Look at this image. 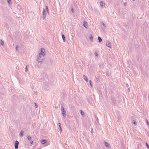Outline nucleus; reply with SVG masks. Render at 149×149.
<instances>
[{
	"label": "nucleus",
	"instance_id": "nucleus-1",
	"mask_svg": "<svg viewBox=\"0 0 149 149\" xmlns=\"http://www.w3.org/2000/svg\"><path fill=\"white\" fill-rule=\"evenodd\" d=\"M46 54L45 49L43 48H41L39 51V54L37 55V61L38 63L42 62L45 60Z\"/></svg>",
	"mask_w": 149,
	"mask_h": 149
},
{
	"label": "nucleus",
	"instance_id": "nucleus-2",
	"mask_svg": "<svg viewBox=\"0 0 149 149\" xmlns=\"http://www.w3.org/2000/svg\"><path fill=\"white\" fill-rule=\"evenodd\" d=\"M46 17V10L44 9L43 8V11L42 13V19L43 20H44Z\"/></svg>",
	"mask_w": 149,
	"mask_h": 149
},
{
	"label": "nucleus",
	"instance_id": "nucleus-3",
	"mask_svg": "<svg viewBox=\"0 0 149 149\" xmlns=\"http://www.w3.org/2000/svg\"><path fill=\"white\" fill-rule=\"evenodd\" d=\"M61 111H62V114L63 117L64 118L65 117L66 115V112L63 106L61 107Z\"/></svg>",
	"mask_w": 149,
	"mask_h": 149
},
{
	"label": "nucleus",
	"instance_id": "nucleus-4",
	"mask_svg": "<svg viewBox=\"0 0 149 149\" xmlns=\"http://www.w3.org/2000/svg\"><path fill=\"white\" fill-rule=\"evenodd\" d=\"M19 142L17 141H16L15 143V149H18V148Z\"/></svg>",
	"mask_w": 149,
	"mask_h": 149
},
{
	"label": "nucleus",
	"instance_id": "nucleus-5",
	"mask_svg": "<svg viewBox=\"0 0 149 149\" xmlns=\"http://www.w3.org/2000/svg\"><path fill=\"white\" fill-rule=\"evenodd\" d=\"M106 45L108 47H109L110 48H111V42H110L108 40H107L106 42Z\"/></svg>",
	"mask_w": 149,
	"mask_h": 149
},
{
	"label": "nucleus",
	"instance_id": "nucleus-6",
	"mask_svg": "<svg viewBox=\"0 0 149 149\" xmlns=\"http://www.w3.org/2000/svg\"><path fill=\"white\" fill-rule=\"evenodd\" d=\"M83 24L84 26L86 28L88 27V23L85 21H84L83 22Z\"/></svg>",
	"mask_w": 149,
	"mask_h": 149
},
{
	"label": "nucleus",
	"instance_id": "nucleus-7",
	"mask_svg": "<svg viewBox=\"0 0 149 149\" xmlns=\"http://www.w3.org/2000/svg\"><path fill=\"white\" fill-rule=\"evenodd\" d=\"M104 144L105 146L108 148H110L111 146L107 142H104Z\"/></svg>",
	"mask_w": 149,
	"mask_h": 149
},
{
	"label": "nucleus",
	"instance_id": "nucleus-8",
	"mask_svg": "<svg viewBox=\"0 0 149 149\" xmlns=\"http://www.w3.org/2000/svg\"><path fill=\"white\" fill-rule=\"evenodd\" d=\"M58 126H59V131L61 132L62 131V130L61 127V124L60 123H58Z\"/></svg>",
	"mask_w": 149,
	"mask_h": 149
},
{
	"label": "nucleus",
	"instance_id": "nucleus-9",
	"mask_svg": "<svg viewBox=\"0 0 149 149\" xmlns=\"http://www.w3.org/2000/svg\"><path fill=\"white\" fill-rule=\"evenodd\" d=\"M41 143L42 144H44L46 143L47 141L45 140L42 139L41 141Z\"/></svg>",
	"mask_w": 149,
	"mask_h": 149
},
{
	"label": "nucleus",
	"instance_id": "nucleus-10",
	"mask_svg": "<svg viewBox=\"0 0 149 149\" xmlns=\"http://www.w3.org/2000/svg\"><path fill=\"white\" fill-rule=\"evenodd\" d=\"M100 5L102 7L104 5V3L102 1H101L100 3Z\"/></svg>",
	"mask_w": 149,
	"mask_h": 149
},
{
	"label": "nucleus",
	"instance_id": "nucleus-11",
	"mask_svg": "<svg viewBox=\"0 0 149 149\" xmlns=\"http://www.w3.org/2000/svg\"><path fill=\"white\" fill-rule=\"evenodd\" d=\"M83 78L86 81H88V79L84 75H83Z\"/></svg>",
	"mask_w": 149,
	"mask_h": 149
},
{
	"label": "nucleus",
	"instance_id": "nucleus-12",
	"mask_svg": "<svg viewBox=\"0 0 149 149\" xmlns=\"http://www.w3.org/2000/svg\"><path fill=\"white\" fill-rule=\"evenodd\" d=\"M89 38H90V40L91 41H93V38L92 36V35H90V36H89Z\"/></svg>",
	"mask_w": 149,
	"mask_h": 149
},
{
	"label": "nucleus",
	"instance_id": "nucleus-13",
	"mask_svg": "<svg viewBox=\"0 0 149 149\" xmlns=\"http://www.w3.org/2000/svg\"><path fill=\"white\" fill-rule=\"evenodd\" d=\"M62 38H63V41L64 42H65V36L64 35H62Z\"/></svg>",
	"mask_w": 149,
	"mask_h": 149
},
{
	"label": "nucleus",
	"instance_id": "nucleus-14",
	"mask_svg": "<svg viewBox=\"0 0 149 149\" xmlns=\"http://www.w3.org/2000/svg\"><path fill=\"white\" fill-rule=\"evenodd\" d=\"M4 44V42L1 40H0V45H3Z\"/></svg>",
	"mask_w": 149,
	"mask_h": 149
},
{
	"label": "nucleus",
	"instance_id": "nucleus-15",
	"mask_svg": "<svg viewBox=\"0 0 149 149\" xmlns=\"http://www.w3.org/2000/svg\"><path fill=\"white\" fill-rule=\"evenodd\" d=\"M23 133L24 132L22 130H21L19 133V135L23 136Z\"/></svg>",
	"mask_w": 149,
	"mask_h": 149
},
{
	"label": "nucleus",
	"instance_id": "nucleus-16",
	"mask_svg": "<svg viewBox=\"0 0 149 149\" xmlns=\"http://www.w3.org/2000/svg\"><path fill=\"white\" fill-rule=\"evenodd\" d=\"M98 40L99 42H101L102 40L101 38L99 36L98 37Z\"/></svg>",
	"mask_w": 149,
	"mask_h": 149
},
{
	"label": "nucleus",
	"instance_id": "nucleus-17",
	"mask_svg": "<svg viewBox=\"0 0 149 149\" xmlns=\"http://www.w3.org/2000/svg\"><path fill=\"white\" fill-rule=\"evenodd\" d=\"M27 138L29 141H31L32 139L31 137L29 135L27 136Z\"/></svg>",
	"mask_w": 149,
	"mask_h": 149
},
{
	"label": "nucleus",
	"instance_id": "nucleus-18",
	"mask_svg": "<svg viewBox=\"0 0 149 149\" xmlns=\"http://www.w3.org/2000/svg\"><path fill=\"white\" fill-rule=\"evenodd\" d=\"M7 1L9 4H12V1L11 0H7Z\"/></svg>",
	"mask_w": 149,
	"mask_h": 149
},
{
	"label": "nucleus",
	"instance_id": "nucleus-19",
	"mask_svg": "<svg viewBox=\"0 0 149 149\" xmlns=\"http://www.w3.org/2000/svg\"><path fill=\"white\" fill-rule=\"evenodd\" d=\"M28 68H29V66L28 65H26V70L25 71L27 72L28 70Z\"/></svg>",
	"mask_w": 149,
	"mask_h": 149
},
{
	"label": "nucleus",
	"instance_id": "nucleus-20",
	"mask_svg": "<svg viewBox=\"0 0 149 149\" xmlns=\"http://www.w3.org/2000/svg\"><path fill=\"white\" fill-rule=\"evenodd\" d=\"M89 82H90V85L92 87H93V85H92V82L91 81V80H90L89 81Z\"/></svg>",
	"mask_w": 149,
	"mask_h": 149
},
{
	"label": "nucleus",
	"instance_id": "nucleus-21",
	"mask_svg": "<svg viewBox=\"0 0 149 149\" xmlns=\"http://www.w3.org/2000/svg\"><path fill=\"white\" fill-rule=\"evenodd\" d=\"M81 115H83L84 114V112L82 111V110H81Z\"/></svg>",
	"mask_w": 149,
	"mask_h": 149
},
{
	"label": "nucleus",
	"instance_id": "nucleus-22",
	"mask_svg": "<svg viewBox=\"0 0 149 149\" xmlns=\"http://www.w3.org/2000/svg\"><path fill=\"white\" fill-rule=\"evenodd\" d=\"M46 9L47 10V13H49V10L48 8V7L47 6H46Z\"/></svg>",
	"mask_w": 149,
	"mask_h": 149
},
{
	"label": "nucleus",
	"instance_id": "nucleus-23",
	"mask_svg": "<svg viewBox=\"0 0 149 149\" xmlns=\"http://www.w3.org/2000/svg\"><path fill=\"white\" fill-rule=\"evenodd\" d=\"M132 122L133 123H134L135 125H136V122L134 120H133L132 121Z\"/></svg>",
	"mask_w": 149,
	"mask_h": 149
},
{
	"label": "nucleus",
	"instance_id": "nucleus-24",
	"mask_svg": "<svg viewBox=\"0 0 149 149\" xmlns=\"http://www.w3.org/2000/svg\"><path fill=\"white\" fill-rule=\"evenodd\" d=\"M18 45H17L16 46V49L17 51L18 50Z\"/></svg>",
	"mask_w": 149,
	"mask_h": 149
},
{
	"label": "nucleus",
	"instance_id": "nucleus-25",
	"mask_svg": "<svg viewBox=\"0 0 149 149\" xmlns=\"http://www.w3.org/2000/svg\"><path fill=\"white\" fill-rule=\"evenodd\" d=\"M102 24L103 25V26H104V28H105L106 27L105 25L103 22L102 23Z\"/></svg>",
	"mask_w": 149,
	"mask_h": 149
},
{
	"label": "nucleus",
	"instance_id": "nucleus-26",
	"mask_svg": "<svg viewBox=\"0 0 149 149\" xmlns=\"http://www.w3.org/2000/svg\"><path fill=\"white\" fill-rule=\"evenodd\" d=\"M30 143L31 144H33V142L32 140L30 141Z\"/></svg>",
	"mask_w": 149,
	"mask_h": 149
},
{
	"label": "nucleus",
	"instance_id": "nucleus-27",
	"mask_svg": "<svg viewBox=\"0 0 149 149\" xmlns=\"http://www.w3.org/2000/svg\"><path fill=\"white\" fill-rule=\"evenodd\" d=\"M71 11H72V12L73 13H74V10L73 8H72L71 9Z\"/></svg>",
	"mask_w": 149,
	"mask_h": 149
},
{
	"label": "nucleus",
	"instance_id": "nucleus-28",
	"mask_svg": "<svg viewBox=\"0 0 149 149\" xmlns=\"http://www.w3.org/2000/svg\"><path fill=\"white\" fill-rule=\"evenodd\" d=\"M35 106L36 107V108H37L38 107V105L36 103H35Z\"/></svg>",
	"mask_w": 149,
	"mask_h": 149
},
{
	"label": "nucleus",
	"instance_id": "nucleus-29",
	"mask_svg": "<svg viewBox=\"0 0 149 149\" xmlns=\"http://www.w3.org/2000/svg\"><path fill=\"white\" fill-rule=\"evenodd\" d=\"M146 121L148 125H149V123L148 121V120H146Z\"/></svg>",
	"mask_w": 149,
	"mask_h": 149
},
{
	"label": "nucleus",
	"instance_id": "nucleus-30",
	"mask_svg": "<svg viewBox=\"0 0 149 149\" xmlns=\"http://www.w3.org/2000/svg\"><path fill=\"white\" fill-rule=\"evenodd\" d=\"M96 82H97L98 81V80H99V78H96Z\"/></svg>",
	"mask_w": 149,
	"mask_h": 149
},
{
	"label": "nucleus",
	"instance_id": "nucleus-31",
	"mask_svg": "<svg viewBox=\"0 0 149 149\" xmlns=\"http://www.w3.org/2000/svg\"><path fill=\"white\" fill-rule=\"evenodd\" d=\"M147 147L148 148H149V146L147 143H146Z\"/></svg>",
	"mask_w": 149,
	"mask_h": 149
},
{
	"label": "nucleus",
	"instance_id": "nucleus-32",
	"mask_svg": "<svg viewBox=\"0 0 149 149\" xmlns=\"http://www.w3.org/2000/svg\"><path fill=\"white\" fill-rule=\"evenodd\" d=\"M95 55L96 56H97V52H95Z\"/></svg>",
	"mask_w": 149,
	"mask_h": 149
},
{
	"label": "nucleus",
	"instance_id": "nucleus-33",
	"mask_svg": "<svg viewBox=\"0 0 149 149\" xmlns=\"http://www.w3.org/2000/svg\"><path fill=\"white\" fill-rule=\"evenodd\" d=\"M126 4H127V3H124V6H126Z\"/></svg>",
	"mask_w": 149,
	"mask_h": 149
},
{
	"label": "nucleus",
	"instance_id": "nucleus-34",
	"mask_svg": "<svg viewBox=\"0 0 149 149\" xmlns=\"http://www.w3.org/2000/svg\"><path fill=\"white\" fill-rule=\"evenodd\" d=\"M93 129L92 128L91 132L92 133H93Z\"/></svg>",
	"mask_w": 149,
	"mask_h": 149
},
{
	"label": "nucleus",
	"instance_id": "nucleus-35",
	"mask_svg": "<svg viewBox=\"0 0 149 149\" xmlns=\"http://www.w3.org/2000/svg\"><path fill=\"white\" fill-rule=\"evenodd\" d=\"M128 91H130V88H129L128 89Z\"/></svg>",
	"mask_w": 149,
	"mask_h": 149
},
{
	"label": "nucleus",
	"instance_id": "nucleus-36",
	"mask_svg": "<svg viewBox=\"0 0 149 149\" xmlns=\"http://www.w3.org/2000/svg\"><path fill=\"white\" fill-rule=\"evenodd\" d=\"M126 85H127V86H128V84H127Z\"/></svg>",
	"mask_w": 149,
	"mask_h": 149
},
{
	"label": "nucleus",
	"instance_id": "nucleus-37",
	"mask_svg": "<svg viewBox=\"0 0 149 149\" xmlns=\"http://www.w3.org/2000/svg\"><path fill=\"white\" fill-rule=\"evenodd\" d=\"M133 1H134L135 0H132Z\"/></svg>",
	"mask_w": 149,
	"mask_h": 149
}]
</instances>
